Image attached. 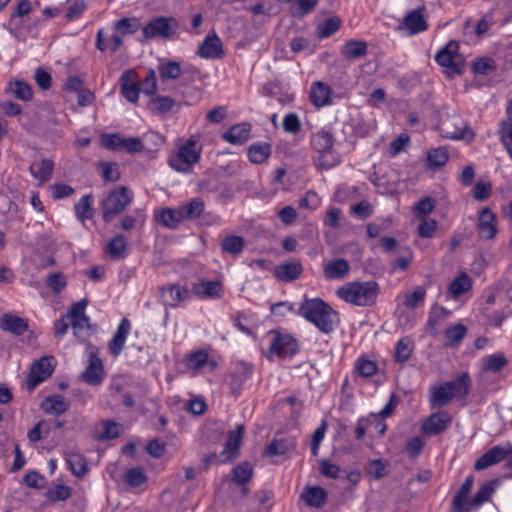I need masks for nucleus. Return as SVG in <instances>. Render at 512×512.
Returning a JSON list of instances; mask_svg holds the SVG:
<instances>
[{
    "label": "nucleus",
    "mask_w": 512,
    "mask_h": 512,
    "mask_svg": "<svg viewBox=\"0 0 512 512\" xmlns=\"http://www.w3.org/2000/svg\"><path fill=\"white\" fill-rule=\"evenodd\" d=\"M380 287L375 281H354L336 290L338 298L358 307H372L377 303Z\"/></svg>",
    "instance_id": "obj_1"
},
{
    "label": "nucleus",
    "mask_w": 512,
    "mask_h": 512,
    "mask_svg": "<svg viewBox=\"0 0 512 512\" xmlns=\"http://www.w3.org/2000/svg\"><path fill=\"white\" fill-rule=\"evenodd\" d=\"M473 476H468L452 501V512H474L484 502L488 501L495 490V481L484 483L475 496H469L473 487Z\"/></svg>",
    "instance_id": "obj_2"
},
{
    "label": "nucleus",
    "mask_w": 512,
    "mask_h": 512,
    "mask_svg": "<svg viewBox=\"0 0 512 512\" xmlns=\"http://www.w3.org/2000/svg\"><path fill=\"white\" fill-rule=\"evenodd\" d=\"M299 315L313 323L321 332L330 333L334 329L336 312L320 298L305 299L299 306Z\"/></svg>",
    "instance_id": "obj_3"
},
{
    "label": "nucleus",
    "mask_w": 512,
    "mask_h": 512,
    "mask_svg": "<svg viewBox=\"0 0 512 512\" xmlns=\"http://www.w3.org/2000/svg\"><path fill=\"white\" fill-rule=\"evenodd\" d=\"M469 390L470 378L467 373H464L453 381L432 387L429 401L432 407H442L454 398L462 399L466 397Z\"/></svg>",
    "instance_id": "obj_4"
},
{
    "label": "nucleus",
    "mask_w": 512,
    "mask_h": 512,
    "mask_svg": "<svg viewBox=\"0 0 512 512\" xmlns=\"http://www.w3.org/2000/svg\"><path fill=\"white\" fill-rule=\"evenodd\" d=\"M202 147L195 136H191L185 143L179 145L177 151L170 155L169 166L180 173L192 171L201 158Z\"/></svg>",
    "instance_id": "obj_5"
},
{
    "label": "nucleus",
    "mask_w": 512,
    "mask_h": 512,
    "mask_svg": "<svg viewBox=\"0 0 512 512\" xmlns=\"http://www.w3.org/2000/svg\"><path fill=\"white\" fill-rule=\"evenodd\" d=\"M438 128L441 136L447 139L465 140L471 143L475 138L473 130L456 113L444 115L438 124Z\"/></svg>",
    "instance_id": "obj_6"
},
{
    "label": "nucleus",
    "mask_w": 512,
    "mask_h": 512,
    "mask_svg": "<svg viewBox=\"0 0 512 512\" xmlns=\"http://www.w3.org/2000/svg\"><path fill=\"white\" fill-rule=\"evenodd\" d=\"M435 60L450 77L461 74L464 68V57L459 53V45L456 41L447 43L436 54Z\"/></svg>",
    "instance_id": "obj_7"
},
{
    "label": "nucleus",
    "mask_w": 512,
    "mask_h": 512,
    "mask_svg": "<svg viewBox=\"0 0 512 512\" xmlns=\"http://www.w3.org/2000/svg\"><path fill=\"white\" fill-rule=\"evenodd\" d=\"M54 367L55 359L52 356H44L35 361L25 379L26 389L29 392L33 391L52 374Z\"/></svg>",
    "instance_id": "obj_8"
},
{
    "label": "nucleus",
    "mask_w": 512,
    "mask_h": 512,
    "mask_svg": "<svg viewBox=\"0 0 512 512\" xmlns=\"http://www.w3.org/2000/svg\"><path fill=\"white\" fill-rule=\"evenodd\" d=\"M131 202L128 189L120 186L113 190L103 203V218L109 222L114 216L120 214Z\"/></svg>",
    "instance_id": "obj_9"
},
{
    "label": "nucleus",
    "mask_w": 512,
    "mask_h": 512,
    "mask_svg": "<svg viewBox=\"0 0 512 512\" xmlns=\"http://www.w3.org/2000/svg\"><path fill=\"white\" fill-rule=\"evenodd\" d=\"M98 352V348L92 345L88 346V363L81 374L82 380L92 386L101 384L106 375L103 362L99 358Z\"/></svg>",
    "instance_id": "obj_10"
},
{
    "label": "nucleus",
    "mask_w": 512,
    "mask_h": 512,
    "mask_svg": "<svg viewBox=\"0 0 512 512\" xmlns=\"http://www.w3.org/2000/svg\"><path fill=\"white\" fill-rule=\"evenodd\" d=\"M178 22L172 17H156L150 20L142 29L145 38H169L178 29Z\"/></svg>",
    "instance_id": "obj_11"
},
{
    "label": "nucleus",
    "mask_w": 512,
    "mask_h": 512,
    "mask_svg": "<svg viewBox=\"0 0 512 512\" xmlns=\"http://www.w3.org/2000/svg\"><path fill=\"white\" fill-rule=\"evenodd\" d=\"M87 305V299H81L72 305L69 313L66 315L70 319L74 334L77 337L88 335L92 328L89 318L85 314Z\"/></svg>",
    "instance_id": "obj_12"
},
{
    "label": "nucleus",
    "mask_w": 512,
    "mask_h": 512,
    "mask_svg": "<svg viewBox=\"0 0 512 512\" xmlns=\"http://www.w3.org/2000/svg\"><path fill=\"white\" fill-rule=\"evenodd\" d=\"M198 55L204 59H222L225 56L223 42L214 31L209 32L200 44Z\"/></svg>",
    "instance_id": "obj_13"
},
{
    "label": "nucleus",
    "mask_w": 512,
    "mask_h": 512,
    "mask_svg": "<svg viewBox=\"0 0 512 512\" xmlns=\"http://www.w3.org/2000/svg\"><path fill=\"white\" fill-rule=\"evenodd\" d=\"M425 12V6L409 11L403 18L401 27L406 29L409 35H415L426 31L428 29V22Z\"/></svg>",
    "instance_id": "obj_14"
},
{
    "label": "nucleus",
    "mask_w": 512,
    "mask_h": 512,
    "mask_svg": "<svg viewBox=\"0 0 512 512\" xmlns=\"http://www.w3.org/2000/svg\"><path fill=\"white\" fill-rule=\"evenodd\" d=\"M477 228L479 236L483 239H494L497 234L496 215L488 208H483L478 214Z\"/></svg>",
    "instance_id": "obj_15"
},
{
    "label": "nucleus",
    "mask_w": 512,
    "mask_h": 512,
    "mask_svg": "<svg viewBox=\"0 0 512 512\" xmlns=\"http://www.w3.org/2000/svg\"><path fill=\"white\" fill-rule=\"evenodd\" d=\"M243 435V425H237V427L229 433L227 442L221 453V455L224 457L222 462H231L238 457L243 440Z\"/></svg>",
    "instance_id": "obj_16"
},
{
    "label": "nucleus",
    "mask_w": 512,
    "mask_h": 512,
    "mask_svg": "<svg viewBox=\"0 0 512 512\" xmlns=\"http://www.w3.org/2000/svg\"><path fill=\"white\" fill-rule=\"evenodd\" d=\"M300 500L307 506L318 509L326 504L328 495L324 488L308 485L303 488L300 494Z\"/></svg>",
    "instance_id": "obj_17"
},
{
    "label": "nucleus",
    "mask_w": 512,
    "mask_h": 512,
    "mask_svg": "<svg viewBox=\"0 0 512 512\" xmlns=\"http://www.w3.org/2000/svg\"><path fill=\"white\" fill-rule=\"evenodd\" d=\"M451 421L447 412L434 413L423 422L422 429L427 434L436 435L446 430Z\"/></svg>",
    "instance_id": "obj_18"
},
{
    "label": "nucleus",
    "mask_w": 512,
    "mask_h": 512,
    "mask_svg": "<svg viewBox=\"0 0 512 512\" xmlns=\"http://www.w3.org/2000/svg\"><path fill=\"white\" fill-rule=\"evenodd\" d=\"M297 350V343L295 339L290 336L276 335L272 340L269 352L276 354L280 357L292 356Z\"/></svg>",
    "instance_id": "obj_19"
},
{
    "label": "nucleus",
    "mask_w": 512,
    "mask_h": 512,
    "mask_svg": "<svg viewBox=\"0 0 512 512\" xmlns=\"http://www.w3.org/2000/svg\"><path fill=\"white\" fill-rule=\"evenodd\" d=\"M0 329L13 335L20 336L28 329L26 319L12 313H4L0 317Z\"/></svg>",
    "instance_id": "obj_20"
},
{
    "label": "nucleus",
    "mask_w": 512,
    "mask_h": 512,
    "mask_svg": "<svg viewBox=\"0 0 512 512\" xmlns=\"http://www.w3.org/2000/svg\"><path fill=\"white\" fill-rule=\"evenodd\" d=\"M302 272L303 267L300 261L293 260L276 266L274 276L280 281L291 282L298 279Z\"/></svg>",
    "instance_id": "obj_21"
},
{
    "label": "nucleus",
    "mask_w": 512,
    "mask_h": 512,
    "mask_svg": "<svg viewBox=\"0 0 512 512\" xmlns=\"http://www.w3.org/2000/svg\"><path fill=\"white\" fill-rule=\"evenodd\" d=\"M121 92L130 102H137L140 88L137 85V73L134 70H127L121 76Z\"/></svg>",
    "instance_id": "obj_22"
},
{
    "label": "nucleus",
    "mask_w": 512,
    "mask_h": 512,
    "mask_svg": "<svg viewBox=\"0 0 512 512\" xmlns=\"http://www.w3.org/2000/svg\"><path fill=\"white\" fill-rule=\"evenodd\" d=\"M508 449L501 446H494L483 454L474 465L475 470L481 471L506 459Z\"/></svg>",
    "instance_id": "obj_23"
},
{
    "label": "nucleus",
    "mask_w": 512,
    "mask_h": 512,
    "mask_svg": "<svg viewBox=\"0 0 512 512\" xmlns=\"http://www.w3.org/2000/svg\"><path fill=\"white\" fill-rule=\"evenodd\" d=\"M160 292L164 302L172 307L178 306L189 297V290L178 284L162 287Z\"/></svg>",
    "instance_id": "obj_24"
},
{
    "label": "nucleus",
    "mask_w": 512,
    "mask_h": 512,
    "mask_svg": "<svg viewBox=\"0 0 512 512\" xmlns=\"http://www.w3.org/2000/svg\"><path fill=\"white\" fill-rule=\"evenodd\" d=\"M332 90L327 84L316 81L310 90V99L314 106L320 108L331 103Z\"/></svg>",
    "instance_id": "obj_25"
},
{
    "label": "nucleus",
    "mask_w": 512,
    "mask_h": 512,
    "mask_svg": "<svg viewBox=\"0 0 512 512\" xmlns=\"http://www.w3.org/2000/svg\"><path fill=\"white\" fill-rule=\"evenodd\" d=\"M154 218L156 222L169 229H175L183 222L179 207L162 208L155 213Z\"/></svg>",
    "instance_id": "obj_26"
},
{
    "label": "nucleus",
    "mask_w": 512,
    "mask_h": 512,
    "mask_svg": "<svg viewBox=\"0 0 512 512\" xmlns=\"http://www.w3.org/2000/svg\"><path fill=\"white\" fill-rule=\"evenodd\" d=\"M130 327L131 326L128 319L124 318L120 322L117 332L109 343V350L114 356H118L122 352L130 331Z\"/></svg>",
    "instance_id": "obj_27"
},
{
    "label": "nucleus",
    "mask_w": 512,
    "mask_h": 512,
    "mask_svg": "<svg viewBox=\"0 0 512 512\" xmlns=\"http://www.w3.org/2000/svg\"><path fill=\"white\" fill-rule=\"evenodd\" d=\"M223 288L220 281H200L193 286L195 295L201 298H217L222 294Z\"/></svg>",
    "instance_id": "obj_28"
},
{
    "label": "nucleus",
    "mask_w": 512,
    "mask_h": 512,
    "mask_svg": "<svg viewBox=\"0 0 512 512\" xmlns=\"http://www.w3.org/2000/svg\"><path fill=\"white\" fill-rule=\"evenodd\" d=\"M53 171V162L50 159L35 160L30 165L32 176L40 183L48 181Z\"/></svg>",
    "instance_id": "obj_29"
},
{
    "label": "nucleus",
    "mask_w": 512,
    "mask_h": 512,
    "mask_svg": "<svg viewBox=\"0 0 512 512\" xmlns=\"http://www.w3.org/2000/svg\"><path fill=\"white\" fill-rule=\"evenodd\" d=\"M350 270L348 262L344 259H335L328 262L324 267V276L327 279L344 278Z\"/></svg>",
    "instance_id": "obj_30"
},
{
    "label": "nucleus",
    "mask_w": 512,
    "mask_h": 512,
    "mask_svg": "<svg viewBox=\"0 0 512 512\" xmlns=\"http://www.w3.org/2000/svg\"><path fill=\"white\" fill-rule=\"evenodd\" d=\"M341 54L346 60L361 58L367 54V43L361 40H349L343 45Z\"/></svg>",
    "instance_id": "obj_31"
},
{
    "label": "nucleus",
    "mask_w": 512,
    "mask_h": 512,
    "mask_svg": "<svg viewBox=\"0 0 512 512\" xmlns=\"http://www.w3.org/2000/svg\"><path fill=\"white\" fill-rule=\"evenodd\" d=\"M250 134V125L246 123L231 127L223 134V138L231 144H241L245 142Z\"/></svg>",
    "instance_id": "obj_32"
},
{
    "label": "nucleus",
    "mask_w": 512,
    "mask_h": 512,
    "mask_svg": "<svg viewBox=\"0 0 512 512\" xmlns=\"http://www.w3.org/2000/svg\"><path fill=\"white\" fill-rule=\"evenodd\" d=\"M40 407L48 415H61L64 413V398L61 395L48 396L42 401Z\"/></svg>",
    "instance_id": "obj_33"
},
{
    "label": "nucleus",
    "mask_w": 512,
    "mask_h": 512,
    "mask_svg": "<svg viewBox=\"0 0 512 512\" xmlns=\"http://www.w3.org/2000/svg\"><path fill=\"white\" fill-rule=\"evenodd\" d=\"M182 219L193 220L198 218L204 210V202L200 198L192 199L191 201L179 206Z\"/></svg>",
    "instance_id": "obj_34"
},
{
    "label": "nucleus",
    "mask_w": 512,
    "mask_h": 512,
    "mask_svg": "<svg viewBox=\"0 0 512 512\" xmlns=\"http://www.w3.org/2000/svg\"><path fill=\"white\" fill-rule=\"evenodd\" d=\"M472 279L465 273L456 277L449 285V293L453 298H458L471 289Z\"/></svg>",
    "instance_id": "obj_35"
},
{
    "label": "nucleus",
    "mask_w": 512,
    "mask_h": 512,
    "mask_svg": "<svg viewBox=\"0 0 512 512\" xmlns=\"http://www.w3.org/2000/svg\"><path fill=\"white\" fill-rule=\"evenodd\" d=\"M232 481L238 485H246L253 476V467L248 462H242L231 472Z\"/></svg>",
    "instance_id": "obj_36"
},
{
    "label": "nucleus",
    "mask_w": 512,
    "mask_h": 512,
    "mask_svg": "<svg viewBox=\"0 0 512 512\" xmlns=\"http://www.w3.org/2000/svg\"><path fill=\"white\" fill-rule=\"evenodd\" d=\"M413 350L414 343L410 338L404 337L400 339L395 347V361L405 363L410 358Z\"/></svg>",
    "instance_id": "obj_37"
},
{
    "label": "nucleus",
    "mask_w": 512,
    "mask_h": 512,
    "mask_svg": "<svg viewBox=\"0 0 512 512\" xmlns=\"http://www.w3.org/2000/svg\"><path fill=\"white\" fill-rule=\"evenodd\" d=\"M127 249V242L124 236L117 235L112 238L107 245V253L112 259H121L124 257Z\"/></svg>",
    "instance_id": "obj_38"
},
{
    "label": "nucleus",
    "mask_w": 512,
    "mask_h": 512,
    "mask_svg": "<svg viewBox=\"0 0 512 512\" xmlns=\"http://www.w3.org/2000/svg\"><path fill=\"white\" fill-rule=\"evenodd\" d=\"M175 105V100L168 96H158L149 101L148 107L154 114H164L170 111Z\"/></svg>",
    "instance_id": "obj_39"
},
{
    "label": "nucleus",
    "mask_w": 512,
    "mask_h": 512,
    "mask_svg": "<svg viewBox=\"0 0 512 512\" xmlns=\"http://www.w3.org/2000/svg\"><path fill=\"white\" fill-rule=\"evenodd\" d=\"M244 246V238L237 235L227 236L221 243L222 251L233 255L240 254L243 251Z\"/></svg>",
    "instance_id": "obj_40"
},
{
    "label": "nucleus",
    "mask_w": 512,
    "mask_h": 512,
    "mask_svg": "<svg viewBox=\"0 0 512 512\" xmlns=\"http://www.w3.org/2000/svg\"><path fill=\"white\" fill-rule=\"evenodd\" d=\"M448 160L449 152L445 147L433 148L427 152V161L433 168L444 166Z\"/></svg>",
    "instance_id": "obj_41"
},
{
    "label": "nucleus",
    "mask_w": 512,
    "mask_h": 512,
    "mask_svg": "<svg viewBox=\"0 0 512 512\" xmlns=\"http://www.w3.org/2000/svg\"><path fill=\"white\" fill-rule=\"evenodd\" d=\"M426 289L424 287H416L412 292L402 295L403 305L408 309H415L424 302Z\"/></svg>",
    "instance_id": "obj_42"
},
{
    "label": "nucleus",
    "mask_w": 512,
    "mask_h": 512,
    "mask_svg": "<svg viewBox=\"0 0 512 512\" xmlns=\"http://www.w3.org/2000/svg\"><path fill=\"white\" fill-rule=\"evenodd\" d=\"M312 144L317 152L328 151L334 144L333 135L328 131L321 130L313 136Z\"/></svg>",
    "instance_id": "obj_43"
},
{
    "label": "nucleus",
    "mask_w": 512,
    "mask_h": 512,
    "mask_svg": "<svg viewBox=\"0 0 512 512\" xmlns=\"http://www.w3.org/2000/svg\"><path fill=\"white\" fill-rule=\"evenodd\" d=\"M159 75L162 80L177 79L182 73L181 66L176 61H167L160 63L158 67Z\"/></svg>",
    "instance_id": "obj_44"
},
{
    "label": "nucleus",
    "mask_w": 512,
    "mask_h": 512,
    "mask_svg": "<svg viewBox=\"0 0 512 512\" xmlns=\"http://www.w3.org/2000/svg\"><path fill=\"white\" fill-rule=\"evenodd\" d=\"M467 333V328L463 324H456L445 331L446 345H458Z\"/></svg>",
    "instance_id": "obj_45"
},
{
    "label": "nucleus",
    "mask_w": 512,
    "mask_h": 512,
    "mask_svg": "<svg viewBox=\"0 0 512 512\" xmlns=\"http://www.w3.org/2000/svg\"><path fill=\"white\" fill-rule=\"evenodd\" d=\"M86 7L84 0H66V21L79 19Z\"/></svg>",
    "instance_id": "obj_46"
},
{
    "label": "nucleus",
    "mask_w": 512,
    "mask_h": 512,
    "mask_svg": "<svg viewBox=\"0 0 512 512\" xmlns=\"http://www.w3.org/2000/svg\"><path fill=\"white\" fill-rule=\"evenodd\" d=\"M269 144L252 145L249 149V159L256 164L265 162L270 155Z\"/></svg>",
    "instance_id": "obj_47"
},
{
    "label": "nucleus",
    "mask_w": 512,
    "mask_h": 512,
    "mask_svg": "<svg viewBox=\"0 0 512 512\" xmlns=\"http://www.w3.org/2000/svg\"><path fill=\"white\" fill-rule=\"evenodd\" d=\"M101 175L106 182H116L120 179L119 165L114 162L99 163Z\"/></svg>",
    "instance_id": "obj_48"
},
{
    "label": "nucleus",
    "mask_w": 512,
    "mask_h": 512,
    "mask_svg": "<svg viewBox=\"0 0 512 512\" xmlns=\"http://www.w3.org/2000/svg\"><path fill=\"white\" fill-rule=\"evenodd\" d=\"M67 461L72 473L76 477L80 478L88 472V465L83 456L79 454H71Z\"/></svg>",
    "instance_id": "obj_49"
},
{
    "label": "nucleus",
    "mask_w": 512,
    "mask_h": 512,
    "mask_svg": "<svg viewBox=\"0 0 512 512\" xmlns=\"http://www.w3.org/2000/svg\"><path fill=\"white\" fill-rule=\"evenodd\" d=\"M507 364V359L503 354H493L484 359L483 369L485 371L498 372Z\"/></svg>",
    "instance_id": "obj_50"
},
{
    "label": "nucleus",
    "mask_w": 512,
    "mask_h": 512,
    "mask_svg": "<svg viewBox=\"0 0 512 512\" xmlns=\"http://www.w3.org/2000/svg\"><path fill=\"white\" fill-rule=\"evenodd\" d=\"M208 362V354L203 350L191 353L186 358V365L188 369L197 371L201 369Z\"/></svg>",
    "instance_id": "obj_51"
},
{
    "label": "nucleus",
    "mask_w": 512,
    "mask_h": 512,
    "mask_svg": "<svg viewBox=\"0 0 512 512\" xmlns=\"http://www.w3.org/2000/svg\"><path fill=\"white\" fill-rule=\"evenodd\" d=\"M76 215L79 220L84 221L93 215L91 196H84L75 206Z\"/></svg>",
    "instance_id": "obj_52"
},
{
    "label": "nucleus",
    "mask_w": 512,
    "mask_h": 512,
    "mask_svg": "<svg viewBox=\"0 0 512 512\" xmlns=\"http://www.w3.org/2000/svg\"><path fill=\"white\" fill-rule=\"evenodd\" d=\"M140 28L137 18H122L115 23V29L121 34H132Z\"/></svg>",
    "instance_id": "obj_53"
},
{
    "label": "nucleus",
    "mask_w": 512,
    "mask_h": 512,
    "mask_svg": "<svg viewBox=\"0 0 512 512\" xmlns=\"http://www.w3.org/2000/svg\"><path fill=\"white\" fill-rule=\"evenodd\" d=\"M435 206V199L431 197H425L415 204L413 207V212L416 217L422 218L427 214H430L434 210Z\"/></svg>",
    "instance_id": "obj_54"
},
{
    "label": "nucleus",
    "mask_w": 512,
    "mask_h": 512,
    "mask_svg": "<svg viewBox=\"0 0 512 512\" xmlns=\"http://www.w3.org/2000/svg\"><path fill=\"white\" fill-rule=\"evenodd\" d=\"M437 221L432 218L422 217L418 226V234L422 238H431L437 229Z\"/></svg>",
    "instance_id": "obj_55"
},
{
    "label": "nucleus",
    "mask_w": 512,
    "mask_h": 512,
    "mask_svg": "<svg viewBox=\"0 0 512 512\" xmlns=\"http://www.w3.org/2000/svg\"><path fill=\"white\" fill-rule=\"evenodd\" d=\"M11 90L14 96L22 101H29L32 99L33 93L31 87L23 81H15L11 84Z\"/></svg>",
    "instance_id": "obj_56"
},
{
    "label": "nucleus",
    "mask_w": 512,
    "mask_h": 512,
    "mask_svg": "<svg viewBox=\"0 0 512 512\" xmlns=\"http://www.w3.org/2000/svg\"><path fill=\"white\" fill-rule=\"evenodd\" d=\"M341 25V20L338 17H331L326 19L318 27V35L320 37H328L335 33Z\"/></svg>",
    "instance_id": "obj_57"
},
{
    "label": "nucleus",
    "mask_w": 512,
    "mask_h": 512,
    "mask_svg": "<svg viewBox=\"0 0 512 512\" xmlns=\"http://www.w3.org/2000/svg\"><path fill=\"white\" fill-rule=\"evenodd\" d=\"M356 371L363 377H371L377 373V364L369 359L360 358L356 363Z\"/></svg>",
    "instance_id": "obj_58"
},
{
    "label": "nucleus",
    "mask_w": 512,
    "mask_h": 512,
    "mask_svg": "<svg viewBox=\"0 0 512 512\" xmlns=\"http://www.w3.org/2000/svg\"><path fill=\"white\" fill-rule=\"evenodd\" d=\"M124 479L126 483L132 487H138L146 482L147 478L140 468H133L128 470L125 475Z\"/></svg>",
    "instance_id": "obj_59"
},
{
    "label": "nucleus",
    "mask_w": 512,
    "mask_h": 512,
    "mask_svg": "<svg viewBox=\"0 0 512 512\" xmlns=\"http://www.w3.org/2000/svg\"><path fill=\"white\" fill-rule=\"evenodd\" d=\"M317 3L318 0H297L295 6L292 7V15L294 17H303L310 13Z\"/></svg>",
    "instance_id": "obj_60"
},
{
    "label": "nucleus",
    "mask_w": 512,
    "mask_h": 512,
    "mask_svg": "<svg viewBox=\"0 0 512 512\" xmlns=\"http://www.w3.org/2000/svg\"><path fill=\"white\" fill-rule=\"evenodd\" d=\"M119 436L118 424L113 421L102 423V431L98 433V440H109Z\"/></svg>",
    "instance_id": "obj_61"
},
{
    "label": "nucleus",
    "mask_w": 512,
    "mask_h": 512,
    "mask_svg": "<svg viewBox=\"0 0 512 512\" xmlns=\"http://www.w3.org/2000/svg\"><path fill=\"white\" fill-rule=\"evenodd\" d=\"M318 153V166L322 169H330L339 162L338 157L333 153L332 149Z\"/></svg>",
    "instance_id": "obj_62"
},
{
    "label": "nucleus",
    "mask_w": 512,
    "mask_h": 512,
    "mask_svg": "<svg viewBox=\"0 0 512 512\" xmlns=\"http://www.w3.org/2000/svg\"><path fill=\"white\" fill-rule=\"evenodd\" d=\"M144 150V145L139 137L123 138L122 150L127 153H140Z\"/></svg>",
    "instance_id": "obj_63"
},
{
    "label": "nucleus",
    "mask_w": 512,
    "mask_h": 512,
    "mask_svg": "<svg viewBox=\"0 0 512 512\" xmlns=\"http://www.w3.org/2000/svg\"><path fill=\"white\" fill-rule=\"evenodd\" d=\"M123 138L120 134H105L101 137L102 145L110 150H122Z\"/></svg>",
    "instance_id": "obj_64"
}]
</instances>
